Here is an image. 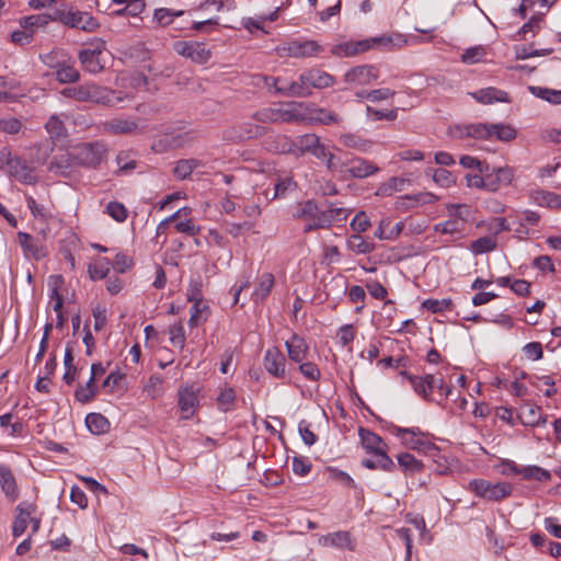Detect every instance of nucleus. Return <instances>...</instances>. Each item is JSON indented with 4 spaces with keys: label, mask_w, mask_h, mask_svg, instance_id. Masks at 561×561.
<instances>
[{
    "label": "nucleus",
    "mask_w": 561,
    "mask_h": 561,
    "mask_svg": "<svg viewBox=\"0 0 561 561\" xmlns=\"http://www.w3.org/2000/svg\"><path fill=\"white\" fill-rule=\"evenodd\" d=\"M277 92L293 98H307L312 94V89H327L335 84V78L329 72L312 68L305 70L297 81L287 82L273 79Z\"/></svg>",
    "instance_id": "obj_1"
},
{
    "label": "nucleus",
    "mask_w": 561,
    "mask_h": 561,
    "mask_svg": "<svg viewBox=\"0 0 561 561\" xmlns=\"http://www.w3.org/2000/svg\"><path fill=\"white\" fill-rule=\"evenodd\" d=\"M407 44L408 37H370L356 42L350 41L335 45L332 48V54L340 57H351L374 48H380L385 50L399 49Z\"/></svg>",
    "instance_id": "obj_2"
},
{
    "label": "nucleus",
    "mask_w": 561,
    "mask_h": 561,
    "mask_svg": "<svg viewBox=\"0 0 561 561\" xmlns=\"http://www.w3.org/2000/svg\"><path fill=\"white\" fill-rule=\"evenodd\" d=\"M62 94L80 102H93L102 105H115L123 101V98L114 90L95 83L67 88L62 90Z\"/></svg>",
    "instance_id": "obj_3"
},
{
    "label": "nucleus",
    "mask_w": 561,
    "mask_h": 561,
    "mask_svg": "<svg viewBox=\"0 0 561 561\" xmlns=\"http://www.w3.org/2000/svg\"><path fill=\"white\" fill-rule=\"evenodd\" d=\"M302 102H290L278 107H264L252 117L263 124L301 123L304 122Z\"/></svg>",
    "instance_id": "obj_4"
},
{
    "label": "nucleus",
    "mask_w": 561,
    "mask_h": 561,
    "mask_svg": "<svg viewBox=\"0 0 561 561\" xmlns=\"http://www.w3.org/2000/svg\"><path fill=\"white\" fill-rule=\"evenodd\" d=\"M54 16L56 22L87 33L96 32L100 26L98 20L91 13L73 9L67 10L65 5L55 8Z\"/></svg>",
    "instance_id": "obj_5"
},
{
    "label": "nucleus",
    "mask_w": 561,
    "mask_h": 561,
    "mask_svg": "<svg viewBox=\"0 0 561 561\" xmlns=\"http://www.w3.org/2000/svg\"><path fill=\"white\" fill-rule=\"evenodd\" d=\"M107 153L103 142H84L72 148V158L78 167L98 169Z\"/></svg>",
    "instance_id": "obj_6"
},
{
    "label": "nucleus",
    "mask_w": 561,
    "mask_h": 561,
    "mask_svg": "<svg viewBox=\"0 0 561 561\" xmlns=\"http://www.w3.org/2000/svg\"><path fill=\"white\" fill-rule=\"evenodd\" d=\"M391 431L401 439L402 444L410 449L423 453L438 451L437 447L420 427L405 428L392 425Z\"/></svg>",
    "instance_id": "obj_7"
},
{
    "label": "nucleus",
    "mask_w": 561,
    "mask_h": 561,
    "mask_svg": "<svg viewBox=\"0 0 561 561\" xmlns=\"http://www.w3.org/2000/svg\"><path fill=\"white\" fill-rule=\"evenodd\" d=\"M469 491L488 501H501L512 494V486L506 482L492 483L484 479H474L469 482Z\"/></svg>",
    "instance_id": "obj_8"
},
{
    "label": "nucleus",
    "mask_w": 561,
    "mask_h": 561,
    "mask_svg": "<svg viewBox=\"0 0 561 561\" xmlns=\"http://www.w3.org/2000/svg\"><path fill=\"white\" fill-rule=\"evenodd\" d=\"M304 122L313 125L343 126L344 117L327 107H319L313 103L302 102Z\"/></svg>",
    "instance_id": "obj_9"
},
{
    "label": "nucleus",
    "mask_w": 561,
    "mask_h": 561,
    "mask_svg": "<svg viewBox=\"0 0 561 561\" xmlns=\"http://www.w3.org/2000/svg\"><path fill=\"white\" fill-rule=\"evenodd\" d=\"M174 50L194 62L204 64L210 58V48L204 42L196 39L179 41L174 44Z\"/></svg>",
    "instance_id": "obj_10"
},
{
    "label": "nucleus",
    "mask_w": 561,
    "mask_h": 561,
    "mask_svg": "<svg viewBox=\"0 0 561 561\" xmlns=\"http://www.w3.org/2000/svg\"><path fill=\"white\" fill-rule=\"evenodd\" d=\"M343 179H366L379 172V168L371 161L362 157H347L346 168Z\"/></svg>",
    "instance_id": "obj_11"
},
{
    "label": "nucleus",
    "mask_w": 561,
    "mask_h": 561,
    "mask_svg": "<svg viewBox=\"0 0 561 561\" xmlns=\"http://www.w3.org/2000/svg\"><path fill=\"white\" fill-rule=\"evenodd\" d=\"M481 173L486 176V191L496 192L502 186H508L514 180V170L510 167L490 168L486 163Z\"/></svg>",
    "instance_id": "obj_12"
},
{
    "label": "nucleus",
    "mask_w": 561,
    "mask_h": 561,
    "mask_svg": "<svg viewBox=\"0 0 561 561\" xmlns=\"http://www.w3.org/2000/svg\"><path fill=\"white\" fill-rule=\"evenodd\" d=\"M324 146L321 138L313 134H304L295 138L296 157H302L307 153L314 158L324 156Z\"/></svg>",
    "instance_id": "obj_13"
},
{
    "label": "nucleus",
    "mask_w": 561,
    "mask_h": 561,
    "mask_svg": "<svg viewBox=\"0 0 561 561\" xmlns=\"http://www.w3.org/2000/svg\"><path fill=\"white\" fill-rule=\"evenodd\" d=\"M291 215L296 219H302L307 221V225L304 228L305 232L322 228L313 227L318 219H320L319 217L321 216V211L319 210L317 203L311 199L298 203L294 207Z\"/></svg>",
    "instance_id": "obj_14"
},
{
    "label": "nucleus",
    "mask_w": 561,
    "mask_h": 561,
    "mask_svg": "<svg viewBox=\"0 0 561 561\" xmlns=\"http://www.w3.org/2000/svg\"><path fill=\"white\" fill-rule=\"evenodd\" d=\"M379 77L378 69L371 65L356 66L344 75V81L353 85H368Z\"/></svg>",
    "instance_id": "obj_15"
},
{
    "label": "nucleus",
    "mask_w": 561,
    "mask_h": 561,
    "mask_svg": "<svg viewBox=\"0 0 561 561\" xmlns=\"http://www.w3.org/2000/svg\"><path fill=\"white\" fill-rule=\"evenodd\" d=\"M264 368L274 378L286 377V358L277 347L268 348L264 355Z\"/></svg>",
    "instance_id": "obj_16"
},
{
    "label": "nucleus",
    "mask_w": 561,
    "mask_h": 561,
    "mask_svg": "<svg viewBox=\"0 0 561 561\" xmlns=\"http://www.w3.org/2000/svg\"><path fill=\"white\" fill-rule=\"evenodd\" d=\"M51 22H56V18L54 16V11L51 13H43V14H32L27 16H22L19 20L20 26L30 33L44 32L48 24Z\"/></svg>",
    "instance_id": "obj_17"
},
{
    "label": "nucleus",
    "mask_w": 561,
    "mask_h": 561,
    "mask_svg": "<svg viewBox=\"0 0 561 561\" xmlns=\"http://www.w3.org/2000/svg\"><path fill=\"white\" fill-rule=\"evenodd\" d=\"M35 511L36 506L32 503L23 502L16 506V516L12 527V534L14 537H20L25 533L30 523V517L35 513Z\"/></svg>",
    "instance_id": "obj_18"
},
{
    "label": "nucleus",
    "mask_w": 561,
    "mask_h": 561,
    "mask_svg": "<svg viewBox=\"0 0 561 561\" xmlns=\"http://www.w3.org/2000/svg\"><path fill=\"white\" fill-rule=\"evenodd\" d=\"M321 50L322 47L316 41H294L287 48H282V51H286L288 56L293 57H310L319 54Z\"/></svg>",
    "instance_id": "obj_19"
},
{
    "label": "nucleus",
    "mask_w": 561,
    "mask_h": 561,
    "mask_svg": "<svg viewBox=\"0 0 561 561\" xmlns=\"http://www.w3.org/2000/svg\"><path fill=\"white\" fill-rule=\"evenodd\" d=\"M319 542L322 546H329L339 549H347L350 551H354L355 549L354 539L348 531H336L322 536L319 539Z\"/></svg>",
    "instance_id": "obj_20"
},
{
    "label": "nucleus",
    "mask_w": 561,
    "mask_h": 561,
    "mask_svg": "<svg viewBox=\"0 0 561 561\" xmlns=\"http://www.w3.org/2000/svg\"><path fill=\"white\" fill-rule=\"evenodd\" d=\"M137 129V122L127 118H113L103 124V131L111 135L134 134Z\"/></svg>",
    "instance_id": "obj_21"
},
{
    "label": "nucleus",
    "mask_w": 561,
    "mask_h": 561,
    "mask_svg": "<svg viewBox=\"0 0 561 561\" xmlns=\"http://www.w3.org/2000/svg\"><path fill=\"white\" fill-rule=\"evenodd\" d=\"M0 486L10 501H15L19 497L16 480L11 469L4 463H0Z\"/></svg>",
    "instance_id": "obj_22"
},
{
    "label": "nucleus",
    "mask_w": 561,
    "mask_h": 561,
    "mask_svg": "<svg viewBox=\"0 0 561 561\" xmlns=\"http://www.w3.org/2000/svg\"><path fill=\"white\" fill-rule=\"evenodd\" d=\"M73 167H78L72 158V149L59 156H55L49 162L48 170L58 175H68Z\"/></svg>",
    "instance_id": "obj_23"
},
{
    "label": "nucleus",
    "mask_w": 561,
    "mask_h": 561,
    "mask_svg": "<svg viewBox=\"0 0 561 561\" xmlns=\"http://www.w3.org/2000/svg\"><path fill=\"white\" fill-rule=\"evenodd\" d=\"M274 287V275L272 273L261 274L255 283L254 291L252 293V300L255 304L264 301L271 294Z\"/></svg>",
    "instance_id": "obj_24"
},
{
    "label": "nucleus",
    "mask_w": 561,
    "mask_h": 561,
    "mask_svg": "<svg viewBox=\"0 0 561 561\" xmlns=\"http://www.w3.org/2000/svg\"><path fill=\"white\" fill-rule=\"evenodd\" d=\"M470 95L482 104H492L494 102H510L508 93L500 89L489 87L470 93Z\"/></svg>",
    "instance_id": "obj_25"
},
{
    "label": "nucleus",
    "mask_w": 561,
    "mask_h": 561,
    "mask_svg": "<svg viewBox=\"0 0 561 561\" xmlns=\"http://www.w3.org/2000/svg\"><path fill=\"white\" fill-rule=\"evenodd\" d=\"M197 404L198 399L194 390L185 388L179 391V407L182 413L181 419H191Z\"/></svg>",
    "instance_id": "obj_26"
},
{
    "label": "nucleus",
    "mask_w": 561,
    "mask_h": 561,
    "mask_svg": "<svg viewBox=\"0 0 561 561\" xmlns=\"http://www.w3.org/2000/svg\"><path fill=\"white\" fill-rule=\"evenodd\" d=\"M456 137H470L474 139H490V124H469L455 128Z\"/></svg>",
    "instance_id": "obj_27"
},
{
    "label": "nucleus",
    "mask_w": 561,
    "mask_h": 561,
    "mask_svg": "<svg viewBox=\"0 0 561 561\" xmlns=\"http://www.w3.org/2000/svg\"><path fill=\"white\" fill-rule=\"evenodd\" d=\"M101 54L102 50L100 48L83 49L79 53V59L87 71L98 73L103 69L100 60Z\"/></svg>",
    "instance_id": "obj_28"
},
{
    "label": "nucleus",
    "mask_w": 561,
    "mask_h": 561,
    "mask_svg": "<svg viewBox=\"0 0 561 561\" xmlns=\"http://www.w3.org/2000/svg\"><path fill=\"white\" fill-rule=\"evenodd\" d=\"M285 345L291 360L301 363L306 358L308 345L302 337L295 334L290 340L286 341Z\"/></svg>",
    "instance_id": "obj_29"
},
{
    "label": "nucleus",
    "mask_w": 561,
    "mask_h": 561,
    "mask_svg": "<svg viewBox=\"0 0 561 561\" xmlns=\"http://www.w3.org/2000/svg\"><path fill=\"white\" fill-rule=\"evenodd\" d=\"M339 141L341 145L348 149H354L360 152H368L371 148V141L368 139H364L357 134L354 133H343L339 136Z\"/></svg>",
    "instance_id": "obj_30"
},
{
    "label": "nucleus",
    "mask_w": 561,
    "mask_h": 561,
    "mask_svg": "<svg viewBox=\"0 0 561 561\" xmlns=\"http://www.w3.org/2000/svg\"><path fill=\"white\" fill-rule=\"evenodd\" d=\"M359 437L362 440L363 447L371 454L379 453L383 448L387 447L382 438L376 433L371 432L367 428H359Z\"/></svg>",
    "instance_id": "obj_31"
},
{
    "label": "nucleus",
    "mask_w": 561,
    "mask_h": 561,
    "mask_svg": "<svg viewBox=\"0 0 561 561\" xmlns=\"http://www.w3.org/2000/svg\"><path fill=\"white\" fill-rule=\"evenodd\" d=\"M403 227L404 224L402 221L391 226V220L385 218L379 222V226L375 231V237L380 240H394L401 234Z\"/></svg>",
    "instance_id": "obj_32"
},
{
    "label": "nucleus",
    "mask_w": 561,
    "mask_h": 561,
    "mask_svg": "<svg viewBox=\"0 0 561 561\" xmlns=\"http://www.w3.org/2000/svg\"><path fill=\"white\" fill-rule=\"evenodd\" d=\"M19 242L24 252L35 260H41L46 255L44 248L38 244L31 234L26 232L18 233Z\"/></svg>",
    "instance_id": "obj_33"
},
{
    "label": "nucleus",
    "mask_w": 561,
    "mask_h": 561,
    "mask_svg": "<svg viewBox=\"0 0 561 561\" xmlns=\"http://www.w3.org/2000/svg\"><path fill=\"white\" fill-rule=\"evenodd\" d=\"M317 224L313 227H330L333 222L342 221L347 218L346 209L331 207L328 210L321 211V216L319 217Z\"/></svg>",
    "instance_id": "obj_34"
},
{
    "label": "nucleus",
    "mask_w": 561,
    "mask_h": 561,
    "mask_svg": "<svg viewBox=\"0 0 561 561\" xmlns=\"http://www.w3.org/2000/svg\"><path fill=\"white\" fill-rule=\"evenodd\" d=\"M317 159L324 161L328 171L340 173L342 174V176L344 175V172L346 170L345 168L347 157L344 159L342 157H337L334 153L330 152L327 146H324V156L318 157Z\"/></svg>",
    "instance_id": "obj_35"
},
{
    "label": "nucleus",
    "mask_w": 561,
    "mask_h": 561,
    "mask_svg": "<svg viewBox=\"0 0 561 561\" xmlns=\"http://www.w3.org/2000/svg\"><path fill=\"white\" fill-rule=\"evenodd\" d=\"M201 165L202 162L194 158L179 160L173 169L174 176L179 180H185Z\"/></svg>",
    "instance_id": "obj_36"
},
{
    "label": "nucleus",
    "mask_w": 561,
    "mask_h": 561,
    "mask_svg": "<svg viewBox=\"0 0 561 561\" xmlns=\"http://www.w3.org/2000/svg\"><path fill=\"white\" fill-rule=\"evenodd\" d=\"M191 316L188 325L194 328L207 321L209 316V308L204 301L193 302L191 308Z\"/></svg>",
    "instance_id": "obj_37"
},
{
    "label": "nucleus",
    "mask_w": 561,
    "mask_h": 561,
    "mask_svg": "<svg viewBox=\"0 0 561 561\" xmlns=\"http://www.w3.org/2000/svg\"><path fill=\"white\" fill-rule=\"evenodd\" d=\"M347 248L357 254H368L375 250V244L366 241L359 233H355L347 239Z\"/></svg>",
    "instance_id": "obj_38"
},
{
    "label": "nucleus",
    "mask_w": 561,
    "mask_h": 561,
    "mask_svg": "<svg viewBox=\"0 0 561 561\" xmlns=\"http://www.w3.org/2000/svg\"><path fill=\"white\" fill-rule=\"evenodd\" d=\"M278 9L272 12L268 15H260L256 19H249L245 23V27L249 32L262 31L263 33H268L270 30L266 27V23H272L277 19Z\"/></svg>",
    "instance_id": "obj_39"
},
{
    "label": "nucleus",
    "mask_w": 561,
    "mask_h": 561,
    "mask_svg": "<svg viewBox=\"0 0 561 561\" xmlns=\"http://www.w3.org/2000/svg\"><path fill=\"white\" fill-rule=\"evenodd\" d=\"M517 131L510 125L505 124H490V138L495 137L501 141H511L515 139Z\"/></svg>",
    "instance_id": "obj_40"
},
{
    "label": "nucleus",
    "mask_w": 561,
    "mask_h": 561,
    "mask_svg": "<svg viewBox=\"0 0 561 561\" xmlns=\"http://www.w3.org/2000/svg\"><path fill=\"white\" fill-rule=\"evenodd\" d=\"M85 424L91 433L103 434L107 431L110 423L105 416L100 413H90L85 417Z\"/></svg>",
    "instance_id": "obj_41"
},
{
    "label": "nucleus",
    "mask_w": 561,
    "mask_h": 561,
    "mask_svg": "<svg viewBox=\"0 0 561 561\" xmlns=\"http://www.w3.org/2000/svg\"><path fill=\"white\" fill-rule=\"evenodd\" d=\"M399 466L408 473L413 474L423 471V463L409 453H403L398 456Z\"/></svg>",
    "instance_id": "obj_42"
},
{
    "label": "nucleus",
    "mask_w": 561,
    "mask_h": 561,
    "mask_svg": "<svg viewBox=\"0 0 561 561\" xmlns=\"http://www.w3.org/2000/svg\"><path fill=\"white\" fill-rule=\"evenodd\" d=\"M96 391L98 387L95 385V380H93V377H90L84 385H80L77 388L75 397L80 403H88L95 397Z\"/></svg>",
    "instance_id": "obj_43"
},
{
    "label": "nucleus",
    "mask_w": 561,
    "mask_h": 561,
    "mask_svg": "<svg viewBox=\"0 0 561 561\" xmlns=\"http://www.w3.org/2000/svg\"><path fill=\"white\" fill-rule=\"evenodd\" d=\"M399 375L402 378H405L407 380H409V382L411 383V386L413 387L414 391L417 394L422 396L425 399H427L431 396L428 388H427L426 376L425 377L413 376L405 370L400 371Z\"/></svg>",
    "instance_id": "obj_44"
},
{
    "label": "nucleus",
    "mask_w": 561,
    "mask_h": 561,
    "mask_svg": "<svg viewBox=\"0 0 561 561\" xmlns=\"http://www.w3.org/2000/svg\"><path fill=\"white\" fill-rule=\"evenodd\" d=\"M195 140L193 131L181 133L178 135H165L162 141L172 149L182 148Z\"/></svg>",
    "instance_id": "obj_45"
},
{
    "label": "nucleus",
    "mask_w": 561,
    "mask_h": 561,
    "mask_svg": "<svg viewBox=\"0 0 561 561\" xmlns=\"http://www.w3.org/2000/svg\"><path fill=\"white\" fill-rule=\"evenodd\" d=\"M530 92L542 100L552 104H561V90H552L541 87H529Z\"/></svg>",
    "instance_id": "obj_46"
},
{
    "label": "nucleus",
    "mask_w": 561,
    "mask_h": 561,
    "mask_svg": "<svg viewBox=\"0 0 561 561\" xmlns=\"http://www.w3.org/2000/svg\"><path fill=\"white\" fill-rule=\"evenodd\" d=\"M296 182L290 176L278 178L272 199L285 197L289 192L295 191Z\"/></svg>",
    "instance_id": "obj_47"
},
{
    "label": "nucleus",
    "mask_w": 561,
    "mask_h": 561,
    "mask_svg": "<svg viewBox=\"0 0 561 561\" xmlns=\"http://www.w3.org/2000/svg\"><path fill=\"white\" fill-rule=\"evenodd\" d=\"M170 342L173 346L183 350L185 346V331L181 321H178L169 328Z\"/></svg>",
    "instance_id": "obj_48"
},
{
    "label": "nucleus",
    "mask_w": 561,
    "mask_h": 561,
    "mask_svg": "<svg viewBox=\"0 0 561 561\" xmlns=\"http://www.w3.org/2000/svg\"><path fill=\"white\" fill-rule=\"evenodd\" d=\"M520 474L526 480H536V481H548L551 478V474L548 470L542 469L537 466H528L522 468Z\"/></svg>",
    "instance_id": "obj_49"
},
{
    "label": "nucleus",
    "mask_w": 561,
    "mask_h": 561,
    "mask_svg": "<svg viewBox=\"0 0 561 561\" xmlns=\"http://www.w3.org/2000/svg\"><path fill=\"white\" fill-rule=\"evenodd\" d=\"M45 128L51 138H60L66 135L65 124L57 115L49 117L45 124Z\"/></svg>",
    "instance_id": "obj_50"
},
{
    "label": "nucleus",
    "mask_w": 561,
    "mask_h": 561,
    "mask_svg": "<svg viewBox=\"0 0 561 561\" xmlns=\"http://www.w3.org/2000/svg\"><path fill=\"white\" fill-rule=\"evenodd\" d=\"M236 401V392L232 388H225L220 391L217 403L221 411L228 412L232 410Z\"/></svg>",
    "instance_id": "obj_51"
},
{
    "label": "nucleus",
    "mask_w": 561,
    "mask_h": 561,
    "mask_svg": "<svg viewBox=\"0 0 561 561\" xmlns=\"http://www.w3.org/2000/svg\"><path fill=\"white\" fill-rule=\"evenodd\" d=\"M92 279H103L110 272V262L107 259H101L95 264H90L88 268Z\"/></svg>",
    "instance_id": "obj_52"
},
{
    "label": "nucleus",
    "mask_w": 561,
    "mask_h": 561,
    "mask_svg": "<svg viewBox=\"0 0 561 561\" xmlns=\"http://www.w3.org/2000/svg\"><path fill=\"white\" fill-rule=\"evenodd\" d=\"M56 78L61 83L76 82L79 79V72L70 65H62L56 71Z\"/></svg>",
    "instance_id": "obj_53"
},
{
    "label": "nucleus",
    "mask_w": 561,
    "mask_h": 561,
    "mask_svg": "<svg viewBox=\"0 0 561 561\" xmlns=\"http://www.w3.org/2000/svg\"><path fill=\"white\" fill-rule=\"evenodd\" d=\"M422 307L433 313L450 310L453 307L451 299H426L422 302Z\"/></svg>",
    "instance_id": "obj_54"
},
{
    "label": "nucleus",
    "mask_w": 561,
    "mask_h": 561,
    "mask_svg": "<svg viewBox=\"0 0 561 561\" xmlns=\"http://www.w3.org/2000/svg\"><path fill=\"white\" fill-rule=\"evenodd\" d=\"M123 54L125 58L131 59L136 62H142L150 58V51L142 44L130 47Z\"/></svg>",
    "instance_id": "obj_55"
},
{
    "label": "nucleus",
    "mask_w": 561,
    "mask_h": 561,
    "mask_svg": "<svg viewBox=\"0 0 561 561\" xmlns=\"http://www.w3.org/2000/svg\"><path fill=\"white\" fill-rule=\"evenodd\" d=\"M496 248V241L491 237H481L471 243L470 249L476 254L491 252Z\"/></svg>",
    "instance_id": "obj_56"
},
{
    "label": "nucleus",
    "mask_w": 561,
    "mask_h": 561,
    "mask_svg": "<svg viewBox=\"0 0 561 561\" xmlns=\"http://www.w3.org/2000/svg\"><path fill=\"white\" fill-rule=\"evenodd\" d=\"M182 14H183V11H172L171 9L160 8V9L154 10L153 20L159 25L165 26L172 22L174 16H180Z\"/></svg>",
    "instance_id": "obj_57"
},
{
    "label": "nucleus",
    "mask_w": 561,
    "mask_h": 561,
    "mask_svg": "<svg viewBox=\"0 0 561 561\" xmlns=\"http://www.w3.org/2000/svg\"><path fill=\"white\" fill-rule=\"evenodd\" d=\"M536 201L538 202V204L546 205L551 208L561 207V195L551 192H538L536 195Z\"/></svg>",
    "instance_id": "obj_58"
},
{
    "label": "nucleus",
    "mask_w": 561,
    "mask_h": 561,
    "mask_svg": "<svg viewBox=\"0 0 561 561\" xmlns=\"http://www.w3.org/2000/svg\"><path fill=\"white\" fill-rule=\"evenodd\" d=\"M274 142L276 151L296 156L295 139H290L285 135H278Z\"/></svg>",
    "instance_id": "obj_59"
},
{
    "label": "nucleus",
    "mask_w": 561,
    "mask_h": 561,
    "mask_svg": "<svg viewBox=\"0 0 561 561\" xmlns=\"http://www.w3.org/2000/svg\"><path fill=\"white\" fill-rule=\"evenodd\" d=\"M433 180L435 183L443 187H449L456 183V179L453 173L446 169H436L433 173Z\"/></svg>",
    "instance_id": "obj_60"
},
{
    "label": "nucleus",
    "mask_w": 561,
    "mask_h": 561,
    "mask_svg": "<svg viewBox=\"0 0 561 561\" xmlns=\"http://www.w3.org/2000/svg\"><path fill=\"white\" fill-rule=\"evenodd\" d=\"M106 213L118 222H123L127 218L126 207L118 202H110L106 206Z\"/></svg>",
    "instance_id": "obj_61"
},
{
    "label": "nucleus",
    "mask_w": 561,
    "mask_h": 561,
    "mask_svg": "<svg viewBox=\"0 0 561 561\" xmlns=\"http://www.w3.org/2000/svg\"><path fill=\"white\" fill-rule=\"evenodd\" d=\"M146 8L145 0H131L127 5L121 10L116 11L117 15H131L134 18L139 16L140 13L144 12Z\"/></svg>",
    "instance_id": "obj_62"
},
{
    "label": "nucleus",
    "mask_w": 561,
    "mask_h": 561,
    "mask_svg": "<svg viewBox=\"0 0 561 561\" xmlns=\"http://www.w3.org/2000/svg\"><path fill=\"white\" fill-rule=\"evenodd\" d=\"M462 224H460L456 219H450L442 224H437L434 227V230L439 233L444 234H455L460 233L462 230Z\"/></svg>",
    "instance_id": "obj_63"
},
{
    "label": "nucleus",
    "mask_w": 561,
    "mask_h": 561,
    "mask_svg": "<svg viewBox=\"0 0 561 561\" xmlns=\"http://www.w3.org/2000/svg\"><path fill=\"white\" fill-rule=\"evenodd\" d=\"M485 56V50L482 46L468 48L462 55L461 60L466 64H476L481 61Z\"/></svg>",
    "instance_id": "obj_64"
}]
</instances>
